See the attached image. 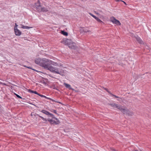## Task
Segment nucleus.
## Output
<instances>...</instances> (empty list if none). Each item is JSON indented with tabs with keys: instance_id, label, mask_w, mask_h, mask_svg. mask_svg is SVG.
Segmentation results:
<instances>
[{
	"instance_id": "f257e3e1",
	"label": "nucleus",
	"mask_w": 151,
	"mask_h": 151,
	"mask_svg": "<svg viewBox=\"0 0 151 151\" xmlns=\"http://www.w3.org/2000/svg\"><path fill=\"white\" fill-rule=\"evenodd\" d=\"M42 62L40 66L44 67V68L46 69H47L50 64H52V61L51 60L46 58L42 59Z\"/></svg>"
},
{
	"instance_id": "f03ea898",
	"label": "nucleus",
	"mask_w": 151,
	"mask_h": 151,
	"mask_svg": "<svg viewBox=\"0 0 151 151\" xmlns=\"http://www.w3.org/2000/svg\"><path fill=\"white\" fill-rule=\"evenodd\" d=\"M65 42V44L68 45L69 47L73 49H76V47L75 43H73L69 39H66L63 41Z\"/></svg>"
},
{
	"instance_id": "7ed1b4c3",
	"label": "nucleus",
	"mask_w": 151,
	"mask_h": 151,
	"mask_svg": "<svg viewBox=\"0 0 151 151\" xmlns=\"http://www.w3.org/2000/svg\"><path fill=\"white\" fill-rule=\"evenodd\" d=\"M47 70H49L50 71L52 72L56 73L62 76L63 75V74H62L61 72L59 70L58 68L52 66L51 65H50L49 66L47 69Z\"/></svg>"
},
{
	"instance_id": "20e7f679",
	"label": "nucleus",
	"mask_w": 151,
	"mask_h": 151,
	"mask_svg": "<svg viewBox=\"0 0 151 151\" xmlns=\"http://www.w3.org/2000/svg\"><path fill=\"white\" fill-rule=\"evenodd\" d=\"M118 109L124 114H127V112H128V109L123 108V106L121 105L119 107Z\"/></svg>"
},
{
	"instance_id": "39448f33",
	"label": "nucleus",
	"mask_w": 151,
	"mask_h": 151,
	"mask_svg": "<svg viewBox=\"0 0 151 151\" xmlns=\"http://www.w3.org/2000/svg\"><path fill=\"white\" fill-rule=\"evenodd\" d=\"M111 21L113 23L116 24L118 25H120L121 23L118 20L116 19L114 17H112L111 18Z\"/></svg>"
},
{
	"instance_id": "423d86ee",
	"label": "nucleus",
	"mask_w": 151,
	"mask_h": 151,
	"mask_svg": "<svg viewBox=\"0 0 151 151\" xmlns=\"http://www.w3.org/2000/svg\"><path fill=\"white\" fill-rule=\"evenodd\" d=\"M35 8L37 10V11L39 12L40 11L41 6L40 5V2L39 0H38L37 2L35 3Z\"/></svg>"
},
{
	"instance_id": "0eeeda50",
	"label": "nucleus",
	"mask_w": 151,
	"mask_h": 151,
	"mask_svg": "<svg viewBox=\"0 0 151 151\" xmlns=\"http://www.w3.org/2000/svg\"><path fill=\"white\" fill-rule=\"evenodd\" d=\"M89 14L91 16L95 18L101 24H104V23L98 17H96L91 13H89Z\"/></svg>"
},
{
	"instance_id": "6e6552de",
	"label": "nucleus",
	"mask_w": 151,
	"mask_h": 151,
	"mask_svg": "<svg viewBox=\"0 0 151 151\" xmlns=\"http://www.w3.org/2000/svg\"><path fill=\"white\" fill-rule=\"evenodd\" d=\"M108 105L111 106V107L114 108H117L118 109L119 108V107L120 106V105L116 103H112L108 104Z\"/></svg>"
},
{
	"instance_id": "1a4fd4ad",
	"label": "nucleus",
	"mask_w": 151,
	"mask_h": 151,
	"mask_svg": "<svg viewBox=\"0 0 151 151\" xmlns=\"http://www.w3.org/2000/svg\"><path fill=\"white\" fill-rule=\"evenodd\" d=\"M80 31L81 33H82L83 32H90V30H87L86 28L83 27H81L80 28Z\"/></svg>"
},
{
	"instance_id": "9d476101",
	"label": "nucleus",
	"mask_w": 151,
	"mask_h": 151,
	"mask_svg": "<svg viewBox=\"0 0 151 151\" xmlns=\"http://www.w3.org/2000/svg\"><path fill=\"white\" fill-rule=\"evenodd\" d=\"M42 61V59H41L40 58H38L35 60V63L39 65L40 66V65L41 64Z\"/></svg>"
},
{
	"instance_id": "9b49d317",
	"label": "nucleus",
	"mask_w": 151,
	"mask_h": 151,
	"mask_svg": "<svg viewBox=\"0 0 151 151\" xmlns=\"http://www.w3.org/2000/svg\"><path fill=\"white\" fill-rule=\"evenodd\" d=\"M14 31L15 34L17 36H20L21 34V32L18 29L14 30Z\"/></svg>"
},
{
	"instance_id": "f8f14e48",
	"label": "nucleus",
	"mask_w": 151,
	"mask_h": 151,
	"mask_svg": "<svg viewBox=\"0 0 151 151\" xmlns=\"http://www.w3.org/2000/svg\"><path fill=\"white\" fill-rule=\"evenodd\" d=\"M135 38H136L137 40L139 43L141 44H143V42L141 39V38L138 36H137L135 37Z\"/></svg>"
},
{
	"instance_id": "ddd939ff",
	"label": "nucleus",
	"mask_w": 151,
	"mask_h": 151,
	"mask_svg": "<svg viewBox=\"0 0 151 151\" xmlns=\"http://www.w3.org/2000/svg\"><path fill=\"white\" fill-rule=\"evenodd\" d=\"M48 11V9L47 8H46L45 7H41V9L40 10V11H39V12H47Z\"/></svg>"
},
{
	"instance_id": "4468645a",
	"label": "nucleus",
	"mask_w": 151,
	"mask_h": 151,
	"mask_svg": "<svg viewBox=\"0 0 151 151\" xmlns=\"http://www.w3.org/2000/svg\"><path fill=\"white\" fill-rule=\"evenodd\" d=\"M64 84L66 88H69V89H71L73 90H74V89H73L71 87L70 85L68 84L67 83H64Z\"/></svg>"
},
{
	"instance_id": "2eb2a0df",
	"label": "nucleus",
	"mask_w": 151,
	"mask_h": 151,
	"mask_svg": "<svg viewBox=\"0 0 151 151\" xmlns=\"http://www.w3.org/2000/svg\"><path fill=\"white\" fill-rule=\"evenodd\" d=\"M41 112L42 113L47 115H49V114L50 113V112H49L48 111L44 109L42 110L41 111Z\"/></svg>"
},
{
	"instance_id": "dca6fc26",
	"label": "nucleus",
	"mask_w": 151,
	"mask_h": 151,
	"mask_svg": "<svg viewBox=\"0 0 151 151\" xmlns=\"http://www.w3.org/2000/svg\"><path fill=\"white\" fill-rule=\"evenodd\" d=\"M28 91V92H29L34 93H35L37 95H38L39 94V93H38L36 91H32L30 89H29Z\"/></svg>"
},
{
	"instance_id": "f3484780",
	"label": "nucleus",
	"mask_w": 151,
	"mask_h": 151,
	"mask_svg": "<svg viewBox=\"0 0 151 151\" xmlns=\"http://www.w3.org/2000/svg\"><path fill=\"white\" fill-rule=\"evenodd\" d=\"M21 25L22 26L21 27V28H22L23 29H28L30 28H32L31 27H29L27 26H24V25H22V24H21Z\"/></svg>"
},
{
	"instance_id": "a211bd4d",
	"label": "nucleus",
	"mask_w": 151,
	"mask_h": 151,
	"mask_svg": "<svg viewBox=\"0 0 151 151\" xmlns=\"http://www.w3.org/2000/svg\"><path fill=\"white\" fill-rule=\"evenodd\" d=\"M47 120L51 124H55V121L52 119H48Z\"/></svg>"
},
{
	"instance_id": "6ab92c4d",
	"label": "nucleus",
	"mask_w": 151,
	"mask_h": 151,
	"mask_svg": "<svg viewBox=\"0 0 151 151\" xmlns=\"http://www.w3.org/2000/svg\"><path fill=\"white\" fill-rule=\"evenodd\" d=\"M61 33L62 34L65 36H67L68 35V33L63 30L61 31Z\"/></svg>"
},
{
	"instance_id": "aec40b11",
	"label": "nucleus",
	"mask_w": 151,
	"mask_h": 151,
	"mask_svg": "<svg viewBox=\"0 0 151 151\" xmlns=\"http://www.w3.org/2000/svg\"><path fill=\"white\" fill-rule=\"evenodd\" d=\"M126 114L129 116H132L133 115V113L132 112L129 111H128V112H127V114Z\"/></svg>"
},
{
	"instance_id": "412c9836",
	"label": "nucleus",
	"mask_w": 151,
	"mask_h": 151,
	"mask_svg": "<svg viewBox=\"0 0 151 151\" xmlns=\"http://www.w3.org/2000/svg\"><path fill=\"white\" fill-rule=\"evenodd\" d=\"M49 115L50 116H51V117H52V118H53L54 119H55V120H57V119L56 118V117H55L54 116V115L50 113L49 114Z\"/></svg>"
},
{
	"instance_id": "4be33fe9",
	"label": "nucleus",
	"mask_w": 151,
	"mask_h": 151,
	"mask_svg": "<svg viewBox=\"0 0 151 151\" xmlns=\"http://www.w3.org/2000/svg\"><path fill=\"white\" fill-rule=\"evenodd\" d=\"M45 98L47 99H49V100H51L52 101H54V102H57V103H61L60 102H58V101H55L52 99H51L50 98H48V97H47L46 96H45Z\"/></svg>"
},
{
	"instance_id": "5701e85b",
	"label": "nucleus",
	"mask_w": 151,
	"mask_h": 151,
	"mask_svg": "<svg viewBox=\"0 0 151 151\" xmlns=\"http://www.w3.org/2000/svg\"><path fill=\"white\" fill-rule=\"evenodd\" d=\"M56 121H55V124H59L60 122L57 119V120H56Z\"/></svg>"
},
{
	"instance_id": "b1692460",
	"label": "nucleus",
	"mask_w": 151,
	"mask_h": 151,
	"mask_svg": "<svg viewBox=\"0 0 151 151\" xmlns=\"http://www.w3.org/2000/svg\"><path fill=\"white\" fill-rule=\"evenodd\" d=\"M14 94L17 97L19 98V99H22V97H21L20 96H19V95H18L15 93H14Z\"/></svg>"
},
{
	"instance_id": "393cba45",
	"label": "nucleus",
	"mask_w": 151,
	"mask_h": 151,
	"mask_svg": "<svg viewBox=\"0 0 151 151\" xmlns=\"http://www.w3.org/2000/svg\"><path fill=\"white\" fill-rule=\"evenodd\" d=\"M15 25L14 27V30L15 29H18L17 28V27L18 26V25L16 23L15 24Z\"/></svg>"
},
{
	"instance_id": "a878e982",
	"label": "nucleus",
	"mask_w": 151,
	"mask_h": 151,
	"mask_svg": "<svg viewBox=\"0 0 151 151\" xmlns=\"http://www.w3.org/2000/svg\"><path fill=\"white\" fill-rule=\"evenodd\" d=\"M53 111H51L52 112H53L54 113H55L56 114H58V113L56 112V111L55 110H52Z\"/></svg>"
},
{
	"instance_id": "bb28decb",
	"label": "nucleus",
	"mask_w": 151,
	"mask_h": 151,
	"mask_svg": "<svg viewBox=\"0 0 151 151\" xmlns=\"http://www.w3.org/2000/svg\"><path fill=\"white\" fill-rule=\"evenodd\" d=\"M38 95L39 96H40L41 97H44L45 98V96H45L44 95H43L40 94H39Z\"/></svg>"
},
{
	"instance_id": "cd10ccee",
	"label": "nucleus",
	"mask_w": 151,
	"mask_h": 151,
	"mask_svg": "<svg viewBox=\"0 0 151 151\" xmlns=\"http://www.w3.org/2000/svg\"><path fill=\"white\" fill-rule=\"evenodd\" d=\"M44 121H45V122H47V120L45 118H44L43 117L42 119Z\"/></svg>"
},
{
	"instance_id": "c85d7f7f",
	"label": "nucleus",
	"mask_w": 151,
	"mask_h": 151,
	"mask_svg": "<svg viewBox=\"0 0 151 151\" xmlns=\"http://www.w3.org/2000/svg\"><path fill=\"white\" fill-rule=\"evenodd\" d=\"M0 84H2L4 85H5V86H6V84L4 83H2L0 81Z\"/></svg>"
},
{
	"instance_id": "c756f323",
	"label": "nucleus",
	"mask_w": 151,
	"mask_h": 151,
	"mask_svg": "<svg viewBox=\"0 0 151 151\" xmlns=\"http://www.w3.org/2000/svg\"><path fill=\"white\" fill-rule=\"evenodd\" d=\"M116 0V1H119V0ZM122 1L123 2H124V3L126 5V3L124 1Z\"/></svg>"
},
{
	"instance_id": "7c9ffc66",
	"label": "nucleus",
	"mask_w": 151,
	"mask_h": 151,
	"mask_svg": "<svg viewBox=\"0 0 151 151\" xmlns=\"http://www.w3.org/2000/svg\"><path fill=\"white\" fill-rule=\"evenodd\" d=\"M112 96H114L116 98H119V97L118 96H116V95H114V94H112Z\"/></svg>"
},
{
	"instance_id": "2f4dec72",
	"label": "nucleus",
	"mask_w": 151,
	"mask_h": 151,
	"mask_svg": "<svg viewBox=\"0 0 151 151\" xmlns=\"http://www.w3.org/2000/svg\"><path fill=\"white\" fill-rule=\"evenodd\" d=\"M107 92H108L109 94L112 95V94L111 93V92L110 91H107Z\"/></svg>"
},
{
	"instance_id": "473e14b6",
	"label": "nucleus",
	"mask_w": 151,
	"mask_h": 151,
	"mask_svg": "<svg viewBox=\"0 0 151 151\" xmlns=\"http://www.w3.org/2000/svg\"><path fill=\"white\" fill-rule=\"evenodd\" d=\"M38 115L39 116L40 118H41V119H42V118H43V117H42V116H40V115Z\"/></svg>"
},
{
	"instance_id": "72a5a7b5",
	"label": "nucleus",
	"mask_w": 151,
	"mask_h": 151,
	"mask_svg": "<svg viewBox=\"0 0 151 151\" xmlns=\"http://www.w3.org/2000/svg\"><path fill=\"white\" fill-rule=\"evenodd\" d=\"M104 88V89L105 90H106L107 91H108V89H107V88Z\"/></svg>"
},
{
	"instance_id": "f704fd0d",
	"label": "nucleus",
	"mask_w": 151,
	"mask_h": 151,
	"mask_svg": "<svg viewBox=\"0 0 151 151\" xmlns=\"http://www.w3.org/2000/svg\"><path fill=\"white\" fill-rule=\"evenodd\" d=\"M27 67V68H28L32 69L31 67Z\"/></svg>"
},
{
	"instance_id": "c9c22d12",
	"label": "nucleus",
	"mask_w": 151,
	"mask_h": 151,
	"mask_svg": "<svg viewBox=\"0 0 151 151\" xmlns=\"http://www.w3.org/2000/svg\"><path fill=\"white\" fill-rule=\"evenodd\" d=\"M96 13V14H99V13Z\"/></svg>"
}]
</instances>
